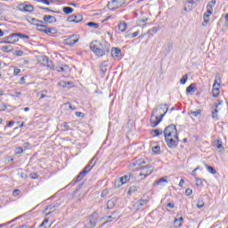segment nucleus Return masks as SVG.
Wrapping results in <instances>:
<instances>
[{
  "mask_svg": "<svg viewBox=\"0 0 228 228\" xmlns=\"http://www.w3.org/2000/svg\"><path fill=\"white\" fill-rule=\"evenodd\" d=\"M158 113V109H153L151 111V117L150 119L151 126L157 127L158 125L162 122L165 114H160V116H155Z\"/></svg>",
  "mask_w": 228,
  "mask_h": 228,
  "instance_id": "20e7f679",
  "label": "nucleus"
},
{
  "mask_svg": "<svg viewBox=\"0 0 228 228\" xmlns=\"http://www.w3.org/2000/svg\"><path fill=\"white\" fill-rule=\"evenodd\" d=\"M186 81H188V75H183L180 79V84L186 85Z\"/></svg>",
  "mask_w": 228,
  "mask_h": 228,
  "instance_id": "8fccbe9b",
  "label": "nucleus"
},
{
  "mask_svg": "<svg viewBox=\"0 0 228 228\" xmlns=\"http://www.w3.org/2000/svg\"><path fill=\"white\" fill-rule=\"evenodd\" d=\"M214 146H216V149H224V145L222 144L220 140H216L214 142Z\"/></svg>",
  "mask_w": 228,
  "mask_h": 228,
  "instance_id": "79ce46f5",
  "label": "nucleus"
},
{
  "mask_svg": "<svg viewBox=\"0 0 228 228\" xmlns=\"http://www.w3.org/2000/svg\"><path fill=\"white\" fill-rule=\"evenodd\" d=\"M39 10H45V12H49L50 13H61V11H53L49 9V7H42V6H37Z\"/></svg>",
  "mask_w": 228,
  "mask_h": 228,
  "instance_id": "c756f323",
  "label": "nucleus"
},
{
  "mask_svg": "<svg viewBox=\"0 0 228 228\" xmlns=\"http://www.w3.org/2000/svg\"><path fill=\"white\" fill-rule=\"evenodd\" d=\"M151 150H152V152H154V154H159V151H161V147H159V145L153 146Z\"/></svg>",
  "mask_w": 228,
  "mask_h": 228,
  "instance_id": "49530a36",
  "label": "nucleus"
},
{
  "mask_svg": "<svg viewBox=\"0 0 228 228\" xmlns=\"http://www.w3.org/2000/svg\"><path fill=\"white\" fill-rule=\"evenodd\" d=\"M37 31H40L41 33H45V35L56 34V28H37Z\"/></svg>",
  "mask_w": 228,
  "mask_h": 228,
  "instance_id": "2eb2a0df",
  "label": "nucleus"
},
{
  "mask_svg": "<svg viewBox=\"0 0 228 228\" xmlns=\"http://www.w3.org/2000/svg\"><path fill=\"white\" fill-rule=\"evenodd\" d=\"M163 183H168V181L167 180V176H163V177H160L158 180H156L153 183V186H161V184H163Z\"/></svg>",
  "mask_w": 228,
  "mask_h": 228,
  "instance_id": "4be33fe9",
  "label": "nucleus"
},
{
  "mask_svg": "<svg viewBox=\"0 0 228 228\" xmlns=\"http://www.w3.org/2000/svg\"><path fill=\"white\" fill-rule=\"evenodd\" d=\"M165 142L168 149H177V146L179 145V135L165 137Z\"/></svg>",
  "mask_w": 228,
  "mask_h": 228,
  "instance_id": "423d86ee",
  "label": "nucleus"
},
{
  "mask_svg": "<svg viewBox=\"0 0 228 228\" xmlns=\"http://www.w3.org/2000/svg\"><path fill=\"white\" fill-rule=\"evenodd\" d=\"M37 29H42L44 28V29H46L47 25H44L43 23H39V24H36Z\"/></svg>",
  "mask_w": 228,
  "mask_h": 228,
  "instance_id": "052dcab7",
  "label": "nucleus"
},
{
  "mask_svg": "<svg viewBox=\"0 0 228 228\" xmlns=\"http://www.w3.org/2000/svg\"><path fill=\"white\" fill-rule=\"evenodd\" d=\"M17 219H13L12 221H9L7 223H4V224H0V228H3V227H6V225H10V224H12V222H15Z\"/></svg>",
  "mask_w": 228,
  "mask_h": 228,
  "instance_id": "680f3d73",
  "label": "nucleus"
},
{
  "mask_svg": "<svg viewBox=\"0 0 228 228\" xmlns=\"http://www.w3.org/2000/svg\"><path fill=\"white\" fill-rule=\"evenodd\" d=\"M99 159V153H96L94 158L91 159V160L88 162V164L82 169V171L72 180V182L68 186H76L79 181H81L88 172L95 167V164L97 163Z\"/></svg>",
  "mask_w": 228,
  "mask_h": 228,
  "instance_id": "f03ea898",
  "label": "nucleus"
},
{
  "mask_svg": "<svg viewBox=\"0 0 228 228\" xmlns=\"http://www.w3.org/2000/svg\"><path fill=\"white\" fill-rule=\"evenodd\" d=\"M136 191H138V187L133 185L129 188V190L127 191V195L131 196V195H133V193H136Z\"/></svg>",
  "mask_w": 228,
  "mask_h": 228,
  "instance_id": "e433bc0d",
  "label": "nucleus"
},
{
  "mask_svg": "<svg viewBox=\"0 0 228 228\" xmlns=\"http://www.w3.org/2000/svg\"><path fill=\"white\" fill-rule=\"evenodd\" d=\"M196 206H197V208H198L199 209H202V208H204V200H198Z\"/></svg>",
  "mask_w": 228,
  "mask_h": 228,
  "instance_id": "3c124183",
  "label": "nucleus"
},
{
  "mask_svg": "<svg viewBox=\"0 0 228 228\" xmlns=\"http://www.w3.org/2000/svg\"><path fill=\"white\" fill-rule=\"evenodd\" d=\"M77 42H79V37L77 36L72 35L64 40V45H69V47H72L76 45Z\"/></svg>",
  "mask_w": 228,
  "mask_h": 228,
  "instance_id": "1a4fd4ad",
  "label": "nucleus"
},
{
  "mask_svg": "<svg viewBox=\"0 0 228 228\" xmlns=\"http://www.w3.org/2000/svg\"><path fill=\"white\" fill-rule=\"evenodd\" d=\"M41 61H46L43 63L44 67H47L48 69H51L52 70H56V68L54 66V64H53V61L51 60H49V57L47 56H43L41 59Z\"/></svg>",
  "mask_w": 228,
  "mask_h": 228,
  "instance_id": "9b49d317",
  "label": "nucleus"
},
{
  "mask_svg": "<svg viewBox=\"0 0 228 228\" xmlns=\"http://www.w3.org/2000/svg\"><path fill=\"white\" fill-rule=\"evenodd\" d=\"M67 20L68 22H74L75 24H79V22L83 21V15L79 13L72 14L68 17Z\"/></svg>",
  "mask_w": 228,
  "mask_h": 228,
  "instance_id": "9d476101",
  "label": "nucleus"
},
{
  "mask_svg": "<svg viewBox=\"0 0 228 228\" xmlns=\"http://www.w3.org/2000/svg\"><path fill=\"white\" fill-rule=\"evenodd\" d=\"M30 20L34 26H37V24H44L43 20H37L36 18H30Z\"/></svg>",
  "mask_w": 228,
  "mask_h": 228,
  "instance_id": "37998d69",
  "label": "nucleus"
},
{
  "mask_svg": "<svg viewBox=\"0 0 228 228\" xmlns=\"http://www.w3.org/2000/svg\"><path fill=\"white\" fill-rule=\"evenodd\" d=\"M159 29H160L159 26H158V27H153L152 28H151V29L149 30V33H158V31H159Z\"/></svg>",
  "mask_w": 228,
  "mask_h": 228,
  "instance_id": "5fc2aeb1",
  "label": "nucleus"
},
{
  "mask_svg": "<svg viewBox=\"0 0 228 228\" xmlns=\"http://www.w3.org/2000/svg\"><path fill=\"white\" fill-rule=\"evenodd\" d=\"M55 69H53V70H56L57 72H67V70H69V66L67 65H65L64 67L55 66Z\"/></svg>",
  "mask_w": 228,
  "mask_h": 228,
  "instance_id": "2f4dec72",
  "label": "nucleus"
},
{
  "mask_svg": "<svg viewBox=\"0 0 228 228\" xmlns=\"http://www.w3.org/2000/svg\"><path fill=\"white\" fill-rule=\"evenodd\" d=\"M183 220H184V218H183V216L179 217L178 219H175L174 221V226L176 228L181 227L183 225Z\"/></svg>",
  "mask_w": 228,
  "mask_h": 228,
  "instance_id": "bb28decb",
  "label": "nucleus"
},
{
  "mask_svg": "<svg viewBox=\"0 0 228 228\" xmlns=\"http://www.w3.org/2000/svg\"><path fill=\"white\" fill-rule=\"evenodd\" d=\"M216 4V0H211L210 3L207 4V12L203 15L202 26H208L209 24V16L213 15V6Z\"/></svg>",
  "mask_w": 228,
  "mask_h": 228,
  "instance_id": "7ed1b4c3",
  "label": "nucleus"
},
{
  "mask_svg": "<svg viewBox=\"0 0 228 228\" xmlns=\"http://www.w3.org/2000/svg\"><path fill=\"white\" fill-rule=\"evenodd\" d=\"M111 45L107 41L94 40L90 44V49L94 54L98 58H102V56H108L110 54V48Z\"/></svg>",
  "mask_w": 228,
  "mask_h": 228,
  "instance_id": "f257e3e1",
  "label": "nucleus"
},
{
  "mask_svg": "<svg viewBox=\"0 0 228 228\" xmlns=\"http://www.w3.org/2000/svg\"><path fill=\"white\" fill-rule=\"evenodd\" d=\"M0 44H10V42L8 41V39H6V37H4L1 39Z\"/></svg>",
  "mask_w": 228,
  "mask_h": 228,
  "instance_id": "774afa93",
  "label": "nucleus"
},
{
  "mask_svg": "<svg viewBox=\"0 0 228 228\" xmlns=\"http://www.w3.org/2000/svg\"><path fill=\"white\" fill-rule=\"evenodd\" d=\"M145 204H147V200H139L135 203V206H136L137 209H143V206H145Z\"/></svg>",
  "mask_w": 228,
  "mask_h": 228,
  "instance_id": "a878e982",
  "label": "nucleus"
},
{
  "mask_svg": "<svg viewBox=\"0 0 228 228\" xmlns=\"http://www.w3.org/2000/svg\"><path fill=\"white\" fill-rule=\"evenodd\" d=\"M15 124V121L13 120H10L7 125L4 126V129H6V127H12V126H13Z\"/></svg>",
  "mask_w": 228,
  "mask_h": 228,
  "instance_id": "338daca9",
  "label": "nucleus"
},
{
  "mask_svg": "<svg viewBox=\"0 0 228 228\" xmlns=\"http://www.w3.org/2000/svg\"><path fill=\"white\" fill-rule=\"evenodd\" d=\"M46 224H49V217H45L42 224L38 225V228H47V226H45Z\"/></svg>",
  "mask_w": 228,
  "mask_h": 228,
  "instance_id": "58836bf2",
  "label": "nucleus"
},
{
  "mask_svg": "<svg viewBox=\"0 0 228 228\" xmlns=\"http://www.w3.org/2000/svg\"><path fill=\"white\" fill-rule=\"evenodd\" d=\"M197 84L192 83L189 86H187L186 88V94H195V92H197Z\"/></svg>",
  "mask_w": 228,
  "mask_h": 228,
  "instance_id": "412c9836",
  "label": "nucleus"
},
{
  "mask_svg": "<svg viewBox=\"0 0 228 228\" xmlns=\"http://www.w3.org/2000/svg\"><path fill=\"white\" fill-rule=\"evenodd\" d=\"M110 61H103L101 64V69L100 72L102 73V76H104L106 72L108 71V65Z\"/></svg>",
  "mask_w": 228,
  "mask_h": 228,
  "instance_id": "f3484780",
  "label": "nucleus"
},
{
  "mask_svg": "<svg viewBox=\"0 0 228 228\" xmlns=\"http://www.w3.org/2000/svg\"><path fill=\"white\" fill-rule=\"evenodd\" d=\"M19 12H28V13H33L35 12V7L32 4H20L18 5Z\"/></svg>",
  "mask_w": 228,
  "mask_h": 228,
  "instance_id": "6e6552de",
  "label": "nucleus"
},
{
  "mask_svg": "<svg viewBox=\"0 0 228 228\" xmlns=\"http://www.w3.org/2000/svg\"><path fill=\"white\" fill-rule=\"evenodd\" d=\"M19 74H20V69L14 67L13 76H19Z\"/></svg>",
  "mask_w": 228,
  "mask_h": 228,
  "instance_id": "bf43d9fd",
  "label": "nucleus"
},
{
  "mask_svg": "<svg viewBox=\"0 0 228 228\" xmlns=\"http://www.w3.org/2000/svg\"><path fill=\"white\" fill-rule=\"evenodd\" d=\"M191 4H188V0L184 1L183 10L184 12H191Z\"/></svg>",
  "mask_w": 228,
  "mask_h": 228,
  "instance_id": "4c0bfd02",
  "label": "nucleus"
},
{
  "mask_svg": "<svg viewBox=\"0 0 228 228\" xmlns=\"http://www.w3.org/2000/svg\"><path fill=\"white\" fill-rule=\"evenodd\" d=\"M212 118L214 120H218V110L215 109L212 110Z\"/></svg>",
  "mask_w": 228,
  "mask_h": 228,
  "instance_id": "a18cd8bd",
  "label": "nucleus"
},
{
  "mask_svg": "<svg viewBox=\"0 0 228 228\" xmlns=\"http://www.w3.org/2000/svg\"><path fill=\"white\" fill-rule=\"evenodd\" d=\"M110 54L114 60H120V57L122 56V50L117 47H113L111 49Z\"/></svg>",
  "mask_w": 228,
  "mask_h": 228,
  "instance_id": "ddd939ff",
  "label": "nucleus"
},
{
  "mask_svg": "<svg viewBox=\"0 0 228 228\" xmlns=\"http://www.w3.org/2000/svg\"><path fill=\"white\" fill-rule=\"evenodd\" d=\"M123 184L124 183L118 179L114 183V188H120V186H123Z\"/></svg>",
  "mask_w": 228,
  "mask_h": 228,
  "instance_id": "de8ad7c7",
  "label": "nucleus"
},
{
  "mask_svg": "<svg viewBox=\"0 0 228 228\" xmlns=\"http://www.w3.org/2000/svg\"><path fill=\"white\" fill-rule=\"evenodd\" d=\"M107 8H109V10H111V12H115V10L118 9V7H117V2H113V0L108 3Z\"/></svg>",
  "mask_w": 228,
  "mask_h": 228,
  "instance_id": "393cba45",
  "label": "nucleus"
},
{
  "mask_svg": "<svg viewBox=\"0 0 228 228\" xmlns=\"http://www.w3.org/2000/svg\"><path fill=\"white\" fill-rule=\"evenodd\" d=\"M145 163H147V162L143 159H136V160L133 161L132 165L134 167H138L137 168H139V170H140L141 167H145V166H142V165H145Z\"/></svg>",
  "mask_w": 228,
  "mask_h": 228,
  "instance_id": "5701e85b",
  "label": "nucleus"
},
{
  "mask_svg": "<svg viewBox=\"0 0 228 228\" xmlns=\"http://www.w3.org/2000/svg\"><path fill=\"white\" fill-rule=\"evenodd\" d=\"M155 109H157V111H158V110H160V111H164V113L162 115H164V117H165V115H167V112L168 111V104L161 103L158 107H156Z\"/></svg>",
  "mask_w": 228,
  "mask_h": 228,
  "instance_id": "aec40b11",
  "label": "nucleus"
},
{
  "mask_svg": "<svg viewBox=\"0 0 228 228\" xmlns=\"http://www.w3.org/2000/svg\"><path fill=\"white\" fill-rule=\"evenodd\" d=\"M117 205V198H111L108 202H107V209H113L115 206Z\"/></svg>",
  "mask_w": 228,
  "mask_h": 228,
  "instance_id": "6ab92c4d",
  "label": "nucleus"
},
{
  "mask_svg": "<svg viewBox=\"0 0 228 228\" xmlns=\"http://www.w3.org/2000/svg\"><path fill=\"white\" fill-rule=\"evenodd\" d=\"M58 208H60V203H58V201H55V202L48 205L43 210V213L45 215V216H49V215H51V213H54V211H56V209H58Z\"/></svg>",
  "mask_w": 228,
  "mask_h": 228,
  "instance_id": "0eeeda50",
  "label": "nucleus"
},
{
  "mask_svg": "<svg viewBox=\"0 0 228 228\" xmlns=\"http://www.w3.org/2000/svg\"><path fill=\"white\" fill-rule=\"evenodd\" d=\"M131 175H125L118 179L121 183H123V184H127V183H129V181L131 180Z\"/></svg>",
  "mask_w": 228,
  "mask_h": 228,
  "instance_id": "b1692460",
  "label": "nucleus"
},
{
  "mask_svg": "<svg viewBox=\"0 0 228 228\" xmlns=\"http://www.w3.org/2000/svg\"><path fill=\"white\" fill-rule=\"evenodd\" d=\"M43 20L46 22V24H54V22H57L56 17L53 15H45Z\"/></svg>",
  "mask_w": 228,
  "mask_h": 228,
  "instance_id": "4468645a",
  "label": "nucleus"
},
{
  "mask_svg": "<svg viewBox=\"0 0 228 228\" xmlns=\"http://www.w3.org/2000/svg\"><path fill=\"white\" fill-rule=\"evenodd\" d=\"M5 40L9 41V44H15V42H19V38H17L16 33H12L5 37Z\"/></svg>",
  "mask_w": 228,
  "mask_h": 228,
  "instance_id": "dca6fc26",
  "label": "nucleus"
},
{
  "mask_svg": "<svg viewBox=\"0 0 228 228\" xmlns=\"http://www.w3.org/2000/svg\"><path fill=\"white\" fill-rule=\"evenodd\" d=\"M1 51H3V53H12V51H13V47L12 45H4L2 46Z\"/></svg>",
  "mask_w": 228,
  "mask_h": 228,
  "instance_id": "473e14b6",
  "label": "nucleus"
},
{
  "mask_svg": "<svg viewBox=\"0 0 228 228\" xmlns=\"http://www.w3.org/2000/svg\"><path fill=\"white\" fill-rule=\"evenodd\" d=\"M172 49H174V45L170 42L167 43V46L166 47L167 53H170V51H172Z\"/></svg>",
  "mask_w": 228,
  "mask_h": 228,
  "instance_id": "603ef678",
  "label": "nucleus"
},
{
  "mask_svg": "<svg viewBox=\"0 0 228 228\" xmlns=\"http://www.w3.org/2000/svg\"><path fill=\"white\" fill-rule=\"evenodd\" d=\"M212 95H213V97H217L218 95H220V87L213 86Z\"/></svg>",
  "mask_w": 228,
  "mask_h": 228,
  "instance_id": "f704fd0d",
  "label": "nucleus"
},
{
  "mask_svg": "<svg viewBox=\"0 0 228 228\" xmlns=\"http://www.w3.org/2000/svg\"><path fill=\"white\" fill-rule=\"evenodd\" d=\"M127 29V23L123 22L118 24V31H121V33H124Z\"/></svg>",
  "mask_w": 228,
  "mask_h": 228,
  "instance_id": "72a5a7b5",
  "label": "nucleus"
},
{
  "mask_svg": "<svg viewBox=\"0 0 228 228\" xmlns=\"http://www.w3.org/2000/svg\"><path fill=\"white\" fill-rule=\"evenodd\" d=\"M140 170H142V172H144V179L145 177L151 175V174H152V172H154V167L151 165H146L144 167H141Z\"/></svg>",
  "mask_w": 228,
  "mask_h": 228,
  "instance_id": "f8f14e48",
  "label": "nucleus"
},
{
  "mask_svg": "<svg viewBox=\"0 0 228 228\" xmlns=\"http://www.w3.org/2000/svg\"><path fill=\"white\" fill-rule=\"evenodd\" d=\"M192 193H193V190H191V189H190V188H188V189L185 190V195H186L187 197H190V195H191Z\"/></svg>",
  "mask_w": 228,
  "mask_h": 228,
  "instance_id": "e2e57ef3",
  "label": "nucleus"
},
{
  "mask_svg": "<svg viewBox=\"0 0 228 228\" xmlns=\"http://www.w3.org/2000/svg\"><path fill=\"white\" fill-rule=\"evenodd\" d=\"M12 195H13V197H18V195H20V190L15 189V190L12 191Z\"/></svg>",
  "mask_w": 228,
  "mask_h": 228,
  "instance_id": "0e129e2a",
  "label": "nucleus"
},
{
  "mask_svg": "<svg viewBox=\"0 0 228 228\" xmlns=\"http://www.w3.org/2000/svg\"><path fill=\"white\" fill-rule=\"evenodd\" d=\"M96 225H97V218L94 217V216H89L87 226L91 228H95Z\"/></svg>",
  "mask_w": 228,
  "mask_h": 228,
  "instance_id": "a211bd4d",
  "label": "nucleus"
},
{
  "mask_svg": "<svg viewBox=\"0 0 228 228\" xmlns=\"http://www.w3.org/2000/svg\"><path fill=\"white\" fill-rule=\"evenodd\" d=\"M220 82H221L220 77L218 76H216L213 86L214 87H216V86L219 87L220 86Z\"/></svg>",
  "mask_w": 228,
  "mask_h": 228,
  "instance_id": "09e8293b",
  "label": "nucleus"
},
{
  "mask_svg": "<svg viewBox=\"0 0 228 228\" xmlns=\"http://www.w3.org/2000/svg\"><path fill=\"white\" fill-rule=\"evenodd\" d=\"M206 168H207L208 172H209V174H212L213 175H215V174H216V169H215V167L213 166H209V165L206 164Z\"/></svg>",
  "mask_w": 228,
  "mask_h": 228,
  "instance_id": "c9c22d12",
  "label": "nucleus"
},
{
  "mask_svg": "<svg viewBox=\"0 0 228 228\" xmlns=\"http://www.w3.org/2000/svg\"><path fill=\"white\" fill-rule=\"evenodd\" d=\"M195 181H196V186H203L204 183H202V179L199 177H195Z\"/></svg>",
  "mask_w": 228,
  "mask_h": 228,
  "instance_id": "864d4df0",
  "label": "nucleus"
},
{
  "mask_svg": "<svg viewBox=\"0 0 228 228\" xmlns=\"http://www.w3.org/2000/svg\"><path fill=\"white\" fill-rule=\"evenodd\" d=\"M16 37L19 38H25L27 40H29V36L26 35V34H22L20 32L16 33Z\"/></svg>",
  "mask_w": 228,
  "mask_h": 228,
  "instance_id": "ea45409f",
  "label": "nucleus"
},
{
  "mask_svg": "<svg viewBox=\"0 0 228 228\" xmlns=\"http://www.w3.org/2000/svg\"><path fill=\"white\" fill-rule=\"evenodd\" d=\"M163 133V129L157 128L151 131V134H153V137L159 136Z\"/></svg>",
  "mask_w": 228,
  "mask_h": 228,
  "instance_id": "cd10ccee",
  "label": "nucleus"
},
{
  "mask_svg": "<svg viewBox=\"0 0 228 228\" xmlns=\"http://www.w3.org/2000/svg\"><path fill=\"white\" fill-rule=\"evenodd\" d=\"M24 152V149L22 147H18L15 149V154H22Z\"/></svg>",
  "mask_w": 228,
  "mask_h": 228,
  "instance_id": "4d7b16f0",
  "label": "nucleus"
},
{
  "mask_svg": "<svg viewBox=\"0 0 228 228\" xmlns=\"http://www.w3.org/2000/svg\"><path fill=\"white\" fill-rule=\"evenodd\" d=\"M63 13H66V15H70L74 12V9L69 6H65L62 8Z\"/></svg>",
  "mask_w": 228,
  "mask_h": 228,
  "instance_id": "7c9ffc66",
  "label": "nucleus"
},
{
  "mask_svg": "<svg viewBox=\"0 0 228 228\" xmlns=\"http://www.w3.org/2000/svg\"><path fill=\"white\" fill-rule=\"evenodd\" d=\"M29 177H31V179H38V177H40V175L37 173H30Z\"/></svg>",
  "mask_w": 228,
  "mask_h": 228,
  "instance_id": "13d9d810",
  "label": "nucleus"
},
{
  "mask_svg": "<svg viewBox=\"0 0 228 228\" xmlns=\"http://www.w3.org/2000/svg\"><path fill=\"white\" fill-rule=\"evenodd\" d=\"M163 134L165 138L172 137V136H179L177 134V128L175 127V125L171 124L167 126L163 131Z\"/></svg>",
  "mask_w": 228,
  "mask_h": 228,
  "instance_id": "39448f33",
  "label": "nucleus"
},
{
  "mask_svg": "<svg viewBox=\"0 0 228 228\" xmlns=\"http://www.w3.org/2000/svg\"><path fill=\"white\" fill-rule=\"evenodd\" d=\"M113 3H116L118 8H122L127 3V0H113Z\"/></svg>",
  "mask_w": 228,
  "mask_h": 228,
  "instance_id": "c85d7f7f",
  "label": "nucleus"
},
{
  "mask_svg": "<svg viewBox=\"0 0 228 228\" xmlns=\"http://www.w3.org/2000/svg\"><path fill=\"white\" fill-rule=\"evenodd\" d=\"M191 115L192 117H199V115H202V110H191Z\"/></svg>",
  "mask_w": 228,
  "mask_h": 228,
  "instance_id": "c03bdc74",
  "label": "nucleus"
},
{
  "mask_svg": "<svg viewBox=\"0 0 228 228\" xmlns=\"http://www.w3.org/2000/svg\"><path fill=\"white\" fill-rule=\"evenodd\" d=\"M86 25L88 26L89 28H94V29L99 28V23H95L93 21H89Z\"/></svg>",
  "mask_w": 228,
  "mask_h": 228,
  "instance_id": "a19ab883",
  "label": "nucleus"
},
{
  "mask_svg": "<svg viewBox=\"0 0 228 228\" xmlns=\"http://www.w3.org/2000/svg\"><path fill=\"white\" fill-rule=\"evenodd\" d=\"M64 105L68 106L69 110H72V111H74V110H76V107L72 106V104L70 102H67Z\"/></svg>",
  "mask_w": 228,
  "mask_h": 228,
  "instance_id": "69168bd1",
  "label": "nucleus"
},
{
  "mask_svg": "<svg viewBox=\"0 0 228 228\" xmlns=\"http://www.w3.org/2000/svg\"><path fill=\"white\" fill-rule=\"evenodd\" d=\"M109 194H110V190L104 189V190L102 191L101 197L104 198V197H106V195H109Z\"/></svg>",
  "mask_w": 228,
  "mask_h": 228,
  "instance_id": "6e6d98bb",
  "label": "nucleus"
}]
</instances>
